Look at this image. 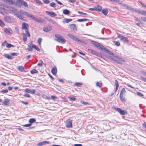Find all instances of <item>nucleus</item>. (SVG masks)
Masks as SVG:
<instances>
[{"mask_svg": "<svg viewBox=\"0 0 146 146\" xmlns=\"http://www.w3.org/2000/svg\"><path fill=\"white\" fill-rule=\"evenodd\" d=\"M32 47H33V48H34L36 50H37L38 51H40V49L38 48L35 45H32Z\"/></svg>", "mask_w": 146, "mask_h": 146, "instance_id": "obj_45", "label": "nucleus"}, {"mask_svg": "<svg viewBox=\"0 0 146 146\" xmlns=\"http://www.w3.org/2000/svg\"><path fill=\"white\" fill-rule=\"evenodd\" d=\"M68 98L70 101L72 102L75 101L76 99V98L73 97H68Z\"/></svg>", "mask_w": 146, "mask_h": 146, "instance_id": "obj_36", "label": "nucleus"}, {"mask_svg": "<svg viewBox=\"0 0 146 146\" xmlns=\"http://www.w3.org/2000/svg\"><path fill=\"white\" fill-rule=\"evenodd\" d=\"M18 54L17 53H12L11 54V55L13 56H17L18 55Z\"/></svg>", "mask_w": 146, "mask_h": 146, "instance_id": "obj_55", "label": "nucleus"}, {"mask_svg": "<svg viewBox=\"0 0 146 146\" xmlns=\"http://www.w3.org/2000/svg\"><path fill=\"white\" fill-rule=\"evenodd\" d=\"M114 61L117 63L119 64H122V62L121 61H120L119 60L115 59L114 60Z\"/></svg>", "mask_w": 146, "mask_h": 146, "instance_id": "obj_52", "label": "nucleus"}, {"mask_svg": "<svg viewBox=\"0 0 146 146\" xmlns=\"http://www.w3.org/2000/svg\"><path fill=\"white\" fill-rule=\"evenodd\" d=\"M36 121V120L34 118H31L29 119V122L30 124H32L33 123L35 122Z\"/></svg>", "mask_w": 146, "mask_h": 146, "instance_id": "obj_38", "label": "nucleus"}, {"mask_svg": "<svg viewBox=\"0 0 146 146\" xmlns=\"http://www.w3.org/2000/svg\"><path fill=\"white\" fill-rule=\"evenodd\" d=\"M33 19L39 23H42V20L40 18L38 19L34 17L33 18Z\"/></svg>", "mask_w": 146, "mask_h": 146, "instance_id": "obj_22", "label": "nucleus"}, {"mask_svg": "<svg viewBox=\"0 0 146 146\" xmlns=\"http://www.w3.org/2000/svg\"><path fill=\"white\" fill-rule=\"evenodd\" d=\"M5 32L7 34L10 35L12 34L13 33V31L12 29L9 28H5L4 29Z\"/></svg>", "mask_w": 146, "mask_h": 146, "instance_id": "obj_8", "label": "nucleus"}, {"mask_svg": "<svg viewBox=\"0 0 146 146\" xmlns=\"http://www.w3.org/2000/svg\"><path fill=\"white\" fill-rule=\"evenodd\" d=\"M23 36H30V35L29 32L27 31H25V33H23Z\"/></svg>", "mask_w": 146, "mask_h": 146, "instance_id": "obj_28", "label": "nucleus"}, {"mask_svg": "<svg viewBox=\"0 0 146 146\" xmlns=\"http://www.w3.org/2000/svg\"><path fill=\"white\" fill-rule=\"evenodd\" d=\"M88 50L89 52L91 53L92 54L95 55L96 56H98V55L99 54L97 52L91 49H88Z\"/></svg>", "mask_w": 146, "mask_h": 146, "instance_id": "obj_18", "label": "nucleus"}, {"mask_svg": "<svg viewBox=\"0 0 146 146\" xmlns=\"http://www.w3.org/2000/svg\"><path fill=\"white\" fill-rule=\"evenodd\" d=\"M73 40L80 43H84V41L83 40L80 39L77 37H70Z\"/></svg>", "mask_w": 146, "mask_h": 146, "instance_id": "obj_9", "label": "nucleus"}, {"mask_svg": "<svg viewBox=\"0 0 146 146\" xmlns=\"http://www.w3.org/2000/svg\"><path fill=\"white\" fill-rule=\"evenodd\" d=\"M10 100L8 99H6L4 100V101L2 102V104L5 106H7L9 104V102Z\"/></svg>", "mask_w": 146, "mask_h": 146, "instance_id": "obj_15", "label": "nucleus"}, {"mask_svg": "<svg viewBox=\"0 0 146 146\" xmlns=\"http://www.w3.org/2000/svg\"><path fill=\"white\" fill-rule=\"evenodd\" d=\"M51 72L53 75H55L56 74L57 72V68L56 67H54L52 69Z\"/></svg>", "mask_w": 146, "mask_h": 146, "instance_id": "obj_20", "label": "nucleus"}, {"mask_svg": "<svg viewBox=\"0 0 146 146\" xmlns=\"http://www.w3.org/2000/svg\"><path fill=\"white\" fill-rule=\"evenodd\" d=\"M31 125H32V124H31L30 123L29 124H25V125H23V126L25 127H30V126H31Z\"/></svg>", "mask_w": 146, "mask_h": 146, "instance_id": "obj_59", "label": "nucleus"}, {"mask_svg": "<svg viewBox=\"0 0 146 146\" xmlns=\"http://www.w3.org/2000/svg\"><path fill=\"white\" fill-rule=\"evenodd\" d=\"M7 41H4L2 44V45L3 46H4L6 44H7Z\"/></svg>", "mask_w": 146, "mask_h": 146, "instance_id": "obj_63", "label": "nucleus"}, {"mask_svg": "<svg viewBox=\"0 0 146 146\" xmlns=\"http://www.w3.org/2000/svg\"><path fill=\"white\" fill-rule=\"evenodd\" d=\"M88 21L89 20L88 19H80L77 20V21L79 22L86 21Z\"/></svg>", "mask_w": 146, "mask_h": 146, "instance_id": "obj_32", "label": "nucleus"}, {"mask_svg": "<svg viewBox=\"0 0 146 146\" xmlns=\"http://www.w3.org/2000/svg\"><path fill=\"white\" fill-rule=\"evenodd\" d=\"M95 10L96 11H100L102 9V7L99 5L96 6H95Z\"/></svg>", "mask_w": 146, "mask_h": 146, "instance_id": "obj_23", "label": "nucleus"}, {"mask_svg": "<svg viewBox=\"0 0 146 146\" xmlns=\"http://www.w3.org/2000/svg\"><path fill=\"white\" fill-rule=\"evenodd\" d=\"M101 48H101L100 50L102 51H105L107 52H108L109 51L108 49L106 47H104L103 46V47H102Z\"/></svg>", "mask_w": 146, "mask_h": 146, "instance_id": "obj_29", "label": "nucleus"}, {"mask_svg": "<svg viewBox=\"0 0 146 146\" xmlns=\"http://www.w3.org/2000/svg\"><path fill=\"white\" fill-rule=\"evenodd\" d=\"M72 121L71 120H68L67 121L66 123V126L68 128H72Z\"/></svg>", "mask_w": 146, "mask_h": 146, "instance_id": "obj_5", "label": "nucleus"}, {"mask_svg": "<svg viewBox=\"0 0 146 146\" xmlns=\"http://www.w3.org/2000/svg\"><path fill=\"white\" fill-rule=\"evenodd\" d=\"M19 69L21 72H24V69L23 67L22 66H20L18 67Z\"/></svg>", "mask_w": 146, "mask_h": 146, "instance_id": "obj_44", "label": "nucleus"}, {"mask_svg": "<svg viewBox=\"0 0 146 146\" xmlns=\"http://www.w3.org/2000/svg\"><path fill=\"white\" fill-rule=\"evenodd\" d=\"M5 25L4 22L0 19V26L1 27H3Z\"/></svg>", "mask_w": 146, "mask_h": 146, "instance_id": "obj_47", "label": "nucleus"}, {"mask_svg": "<svg viewBox=\"0 0 146 146\" xmlns=\"http://www.w3.org/2000/svg\"><path fill=\"white\" fill-rule=\"evenodd\" d=\"M8 92V90L7 89H3L0 91V92L2 93H7Z\"/></svg>", "mask_w": 146, "mask_h": 146, "instance_id": "obj_42", "label": "nucleus"}, {"mask_svg": "<svg viewBox=\"0 0 146 146\" xmlns=\"http://www.w3.org/2000/svg\"><path fill=\"white\" fill-rule=\"evenodd\" d=\"M102 13L104 15H106L108 14V11L107 9H103L102 11Z\"/></svg>", "mask_w": 146, "mask_h": 146, "instance_id": "obj_25", "label": "nucleus"}, {"mask_svg": "<svg viewBox=\"0 0 146 146\" xmlns=\"http://www.w3.org/2000/svg\"><path fill=\"white\" fill-rule=\"evenodd\" d=\"M140 13L141 14L146 16V11L141 10Z\"/></svg>", "mask_w": 146, "mask_h": 146, "instance_id": "obj_48", "label": "nucleus"}, {"mask_svg": "<svg viewBox=\"0 0 146 146\" xmlns=\"http://www.w3.org/2000/svg\"><path fill=\"white\" fill-rule=\"evenodd\" d=\"M7 10L10 13H13L14 14L20 19L22 20L23 17L22 16L19 14V12L17 11V9L15 8L11 7H7Z\"/></svg>", "mask_w": 146, "mask_h": 146, "instance_id": "obj_1", "label": "nucleus"}, {"mask_svg": "<svg viewBox=\"0 0 146 146\" xmlns=\"http://www.w3.org/2000/svg\"><path fill=\"white\" fill-rule=\"evenodd\" d=\"M17 1L25 7H28L27 3L23 0H17Z\"/></svg>", "mask_w": 146, "mask_h": 146, "instance_id": "obj_7", "label": "nucleus"}, {"mask_svg": "<svg viewBox=\"0 0 146 146\" xmlns=\"http://www.w3.org/2000/svg\"><path fill=\"white\" fill-rule=\"evenodd\" d=\"M43 2L46 4H48L49 3L50 1L49 0H43Z\"/></svg>", "mask_w": 146, "mask_h": 146, "instance_id": "obj_57", "label": "nucleus"}, {"mask_svg": "<svg viewBox=\"0 0 146 146\" xmlns=\"http://www.w3.org/2000/svg\"><path fill=\"white\" fill-rule=\"evenodd\" d=\"M81 102L82 103V104L84 105H87L89 104V103L87 102H85L83 101H81Z\"/></svg>", "mask_w": 146, "mask_h": 146, "instance_id": "obj_51", "label": "nucleus"}, {"mask_svg": "<svg viewBox=\"0 0 146 146\" xmlns=\"http://www.w3.org/2000/svg\"><path fill=\"white\" fill-rule=\"evenodd\" d=\"M111 1L116 2L117 3H120V1L119 0H110Z\"/></svg>", "mask_w": 146, "mask_h": 146, "instance_id": "obj_61", "label": "nucleus"}, {"mask_svg": "<svg viewBox=\"0 0 146 146\" xmlns=\"http://www.w3.org/2000/svg\"><path fill=\"white\" fill-rule=\"evenodd\" d=\"M42 40V38H39L37 40L38 42L39 45H40L41 44V42Z\"/></svg>", "mask_w": 146, "mask_h": 146, "instance_id": "obj_54", "label": "nucleus"}, {"mask_svg": "<svg viewBox=\"0 0 146 146\" xmlns=\"http://www.w3.org/2000/svg\"><path fill=\"white\" fill-rule=\"evenodd\" d=\"M121 40L124 42L128 43L129 40L126 37H119Z\"/></svg>", "mask_w": 146, "mask_h": 146, "instance_id": "obj_17", "label": "nucleus"}, {"mask_svg": "<svg viewBox=\"0 0 146 146\" xmlns=\"http://www.w3.org/2000/svg\"><path fill=\"white\" fill-rule=\"evenodd\" d=\"M125 92V89L124 88H123L121 90L120 95H123V93H124Z\"/></svg>", "mask_w": 146, "mask_h": 146, "instance_id": "obj_49", "label": "nucleus"}, {"mask_svg": "<svg viewBox=\"0 0 146 146\" xmlns=\"http://www.w3.org/2000/svg\"><path fill=\"white\" fill-rule=\"evenodd\" d=\"M33 47H32V45L31 46L30 44H28L27 50L29 51H32L33 50Z\"/></svg>", "mask_w": 146, "mask_h": 146, "instance_id": "obj_26", "label": "nucleus"}, {"mask_svg": "<svg viewBox=\"0 0 146 146\" xmlns=\"http://www.w3.org/2000/svg\"><path fill=\"white\" fill-rule=\"evenodd\" d=\"M4 56L5 57L9 59H10L13 58L12 56L10 55H8L7 54H5Z\"/></svg>", "mask_w": 146, "mask_h": 146, "instance_id": "obj_33", "label": "nucleus"}, {"mask_svg": "<svg viewBox=\"0 0 146 146\" xmlns=\"http://www.w3.org/2000/svg\"><path fill=\"white\" fill-rule=\"evenodd\" d=\"M29 27V25L25 22L22 24V28L23 29H27Z\"/></svg>", "mask_w": 146, "mask_h": 146, "instance_id": "obj_12", "label": "nucleus"}, {"mask_svg": "<svg viewBox=\"0 0 146 146\" xmlns=\"http://www.w3.org/2000/svg\"><path fill=\"white\" fill-rule=\"evenodd\" d=\"M72 20V19H65L63 20L62 22L63 23H67L70 22Z\"/></svg>", "mask_w": 146, "mask_h": 146, "instance_id": "obj_21", "label": "nucleus"}, {"mask_svg": "<svg viewBox=\"0 0 146 146\" xmlns=\"http://www.w3.org/2000/svg\"><path fill=\"white\" fill-rule=\"evenodd\" d=\"M54 40L59 43L64 44L66 42L65 39L62 38V37H55Z\"/></svg>", "mask_w": 146, "mask_h": 146, "instance_id": "obj_3", "label": "nucleus"}, {"mask_svg": "<svg viewBox=\"0 0 146 146\" xmlns=\"http://www.w3.org/2000/svg\"><path fill=\"white\" fill-rule=\"evenodd\" d=\"M50 142L48 141H42L40 142L37 144V145L39 146H41L42 145L46 144H50Z\"/></svg>", "mask_w": 146, "mask_h": 146, "instance_id": "obj_11", "label": "nucleus"}, {"mask_svg": "<svg viewBox=\"0 0 146 146\" xmlns=\"http://www.w3.org/2000/svg\"><path fill=\"white\" fill-rule=\"evenodd\" d=\"M141 19L142 21L144 22L146 21V17H142L141 18Z\"/></svg>", "mask_w": 146, "mask_h": 146, "instance_id": "obj_62", "label": "nucleus"}, {"mask_svg": "<svg viewBox=\"0 0 146 146\" xmlns=\"http://www.w3.org/2000/svg\"><path fill=\"white\" fill-rule=\"evenodd\" d=\"M113 43L117 46H119L120 45V44L119 41H113Z\"/></svg>", "mask_w": 146, "mask_h": 146, "instance_id": "obj_39", "label": "nucleus"}, {"mask_svg": "<svg viewBox=\"0 0 146 146\" xmlns=\"http://www.w3.org/2000/svg\"><path fill=\"white\" fill-rule=\"evenodd\" d=\"M4 2L9 4H14L15 2L12 0H4Z\"/></svg>", "mask_w": 146, "mask_h": 146, "instance_id": "obj_19", "label": "nucleus"}, {"mask_svg": "<svg viewBox=\"0 0 146 146\" xmlns=\"http://www.w3.org/2000/svg\"><path fill=\"white\" fill-rule=\"evenodd\" d=\"M20 13H21L22 14H24L25 15V13H26L27 12H26L25 11H24L22 10H20Z\"/></svg>", "mask_w": 146, "mask_h": 146, "instance_id": "obj_56", "label": "nucleus"}, {"mask_svg": "<svg viewBox=\"0 0 146 146\" xmlns=\"http://www.w3.org/2000/svg\"><path fill=\"white\" fill-rule=\"evenodd\" d=\"M39 62H40L37 64V65L39 66H41L42 65V61L41 60H39Z\"/></svg>", "mask_w": 146, "mask_h": 146, "instance_id": "obj_53", "label": "nucleus"}, {"mask_svg": "<svg viewBox=\"0 0 146 146\" xmlns=\"http://www.w3.org/2000/svg\"><path fill=\"white\" fill-rule=\"evenodd\" d=\"M91 43L94 44L95 46L98 49H100L102 47H103V45L101 44L100 43L94 41H92Z\"/></svg>", "mask_w": 146, "mask_h": 146, "instance_id": "obj_6", "label": "nucleus"}, {"mask_svg": "<svg viewBox=\"0 0 146 146\" xmlns=\"http://www.w3.org/2000/svg\"><path fill=\"white\" fill-rule=\"evenodd\" d=\"M96 85L97 86H98L99 88H101L102 87V84L101 83H100L98 82H97L96 84Z\"/></svg>", "mask_w": 146, "mask_h": 146, "instance_id": "obj_50", "label": "nucleus"}, {"mask_svg": "<svg viewBox=\"0 0 146 146\" xmlns=\"http://www.w3.org/2000/svg\"><path fill=\"white\" fill-rule=\"evenodd\" d=\"M114 57L115 58H117V59L119 60L120 61H121V62H125V60L122 58L120 57H119L117 56L116 55H114Z\"/></svg>", "mask_w": 146, "mask_h": 146, "instance_id": "obj_24", "label": "nucleus"}, {"mask_svg": "<svg viewBox=\"0 0 146 146\" xmlns=\"http://www.w3.org/2000/svg\"><path fill=\"white\" fill-rule=\"evenodd\" d=\"M51 98L53 100H55L56 98L57 97L55 96H51Z\"/></svg>", "mask_w": 146, "mask_h": 146, "instance_id": "obj_64", "label": "nucleus"}, {"mask_svg": "<svg viewBox=\"0 0 146 146\" xmlns=\"http://www.w3.org/2000/svg\"><path fill=\"white\" fill-rule=\"evenodd\" d=\"M25 91L27 93H31L32 94H34L35 92V91L34 89L31 90L29 88H27L25 90Z\"/></svg>", "mask_w": 146, "mask_h": 146, "instance_id": "obj_16", "label": "nucleus"}, {"mask_svg": "<svg viewBox=\"0 0 146 146\" xmlns=\"http://www.w3.org/2000/svg\"><path fill=\"white\" fill-rule=\"evenodd\" d=\"M141 78L143 81L146 82V78L143 77H141Z\"/></svg>", "mask_w": 146, "mask_h": 146, "instance_id": "obj_58", "label": "nucleus"}, {"mask_svg": "<svg viewBox=\"0 0 146 146\" xmlns=\"http://www.w3.org/2000/svg\"><path fill=\"white\" fill-rule=\"evenodd\" d=\"M69 26L71 30H72L74 32H75L77 30V28L75 24H73L69 25Z\"/></svg>", "mask_w": 146, "mask_h": 146, "instance_id": "obj_13", "label": "nucleus"}, {"mask_svg": "<svg viewBox=\"0 0 146 146\" xmlns=\"http://www.w3.org/2000/svg\"><path fill=\"white\" fill-rule=\"evenodd\" d=\"M115 110L118 112L121 115H125V114H127L126 111L122 110L119 108H115Z\"/></svg>", "mask_w": 146, "mask_h": 146, "instance_id": "obj_4", "label": "nucleus"}, {"mask_svg": "<svg viewBox=\"0 0 146 146\" xmlns=\"http://www.w3.org/2000/svg\"><path fill=\"white\" fill-rule=\"evenodd\" d=\"M38 71L35 69H33L30 71L31 73L32 74H33L35 73H38Z\"/></svg>", "mask_w": 146, "mask_h": 146, "instance_id": "obj_37", "label": "nucleus"}, {"mask_svg": "<svg viewBox=\"0 0 146 146\" xmlns=\"http://www.w3.org/2000/svg\"><path fill=\"white\" fill-rule=\"evenodd\" d=\"M6 47L8 48H10L11 47H14V46L11 44H10L9 43H7Z\"/></svg>", "mask_w": 146, "mask_h": 146, "instance_id": "obj_41", "label": "nucleus"}, {"mask_svg": "<svg viewBox=\"0 0 146 146\" xmlns=\"http://www.w3.org/2000/svg\"><path fill=\"white\" fill-rule=\"evenodd\" d=\"M46 12L47 13V15L51 16L52 17H54L56 15V14L52 11H46Z\"/></svg>", "mask_w": 146, "mask_h": 146, "instance_id": "obj_14", "label": "nucleus"}, {"mask_svg": "<svg viewBox=\"0 0 146 146\" xmlns=\"http://www.w3.org/2000/svg\"><path fill=\"white\" fill-rule=\"evenodd\" d=\"M4 19L5 22L8 23H11L13 22V18L11 16H5L4 17Z\"/></svg>", "mask_w": 146, "mask_h": 146, "instance_id": "obj_2", "label": "nucleus"}, {"mask_svg": "<svg viewBox=\"0 0 146 146\" xmlns=\"http://www.w3.org/2000/svg\"><path fill=\"white\" fill-rule=\"evenodd\" d=\"M82 85V83H80V82H76L74 84V85L75 86H78V87L80 86H81Z\"/></svg>", "mask_w": 146, "mask_h": 146, "instance_id": "obj_43", "label": "nucleus"}, {"mask_svg": "<svg viewBox=\"0 0 146 146\" xmlns=\"http://www.w3.org/2000/svg\"><path fill=\"white\" fill-rule=\"evenodd\" d=\"M23 96L25 97H30V95L28 94H25L24 95H23Z\"/></svg>", "mask_w": 146, "mask_h": 146, "instance_id": "obj_60", "label": "nucleus"}, {"mask_svg": "<svg viewBox=\"0 0 146 146\" xmlns=\"http://www.w3.org/2000/svg\"><path fill=\"white\" fill-rule=\"evenodd\" d=\"M63 13L66 15H68L70 13V11L67 9H65L64 10Z\"/></svg>", "mask_w": 146, "mask_h": 146, "instance_id": "obj_35", "label": "nucleus"}, {"mask_svg": "<svg viewBox=\"0 0 146 146\" xmlns=\"http://www.w3.org/2000/svg\"><path fill=\"white\" fill-rule=\"evenodd\" d=\"M120 98L122 101L125 102L126 101V99L125 97L123 96V95H120Z\"/></svg>", "mask_w": 146, "mask_h": 146, "instance_id": "obj_30", "label": "nucleus"}, {"mask_svg": "<svg viewBox=\"0 0 146 146\" xmlns=\"http://www.w3.org/2000/svg\"><path fill=\"white\" fill-rule=\"evenodd\" d=\"M52 29V27L51 26L48 25L47 27H44L43 29V30L45 32H47L50 31Z\"/></svg>", "mask_w": 146, "mask_h": 146, "instance_id": "obj_10", "label": "nucleus"}, {"mask_svg": "<svg viewBox=\"0 0 146 146\" xmlns=\"http://www.w3.org/2000/svg\"><path fill=\"white\" fill-rule=\"evenodd\" d=\"M25 15L27 17L31 18L32 19H33V18L34 17V16L32 15L29 14L27 12L25 13Z\"/></svg>", "mask_w": 146, "mask_h": 146, "instance_id": "obj_31", "label": "nucleus"}, {"mask_svg": "<svg viewBox=\"0 0 146 146\" xmlns=\"http://www.w3.org/2000/svg\"><path fill=\"white\" fill-rule=\"evenodd\" d=\"M50 5L53 7H56V5L54 3L52 2L50 3Z\"/></svg>", "mask_w": 146, "mask_h": 146, "instance_id": "obj_40", "label": "nucleus"}, {"mask_svg": "<svg viewBox=\"0 0 146 146\" xmlns=\"http://www.w3.org/2000/svg\"><path fill=\"white\" fill-rule=\"evenodd\" d=\"M122 5L123 6L125 7V8H126L127 9H128L129 10H131V6H129V5L123 3L122 4Z\"/></svg>", "mask_w": 146, "mask_h": 146, "instance_id": "obj_27", "label": "nucleus"}, {"mask_svg": "<svg viewBox=\"0 0 146 146\" xmlns=\"http://www.w3.org/2000/svg\"><path fill=\"white\" fill-rule=\"evenodd\" d=\"M115 85L116 86L115 91L116 92L117 90L119 87L118 81L117 80H115Z\"/></svg>", "mask_w": 146, "mask_h": 146, "instance_id": "obj_34", "label": "nucleus"}, {"mask_svg": "<svg viewBox=\"0 0 146 146\" xmlns=\"http://www.w3.org/2000/svg\"><path fill=\"white\" fill-rule=\"evenodd\" d=\"M137 94L139 97H141L144 96V95L142 94L141 92H138L137 93Z\"/></svg>", "mask_w": 146, "mask_h": 146, "instance_id": "obj_46", "label": "nucleus"}]
</instances>
